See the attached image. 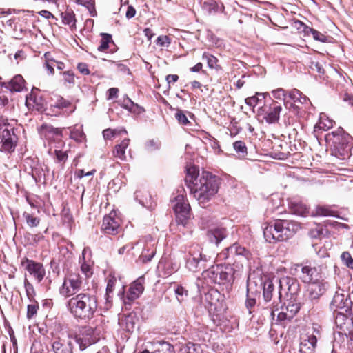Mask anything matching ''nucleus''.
Listing matches in <instances>:
<instances>
[{
    "label": "nucleus",
    "instance_id": "obj_48",
    "mask_svg": "<svg viewBox=\"0 0 353 353\" xmlns=\"http://www.w3.org/2000/svg\"><path fill=\"white\" fill-rule=\"evenodd\" d=\"M315 214L322 216H334V212L326 206H317L316 208Z\"/></svg>",
    "mask_w": 353,
    "mask_h": 353
},
{
    "label": "nucleus",
    "instance_id": "obj_9",
    "mask_svg": "<svg viewBox=\"0 0 353 353\" xmlns=\"http://www.w3.org/2000/svg\"><path fill=\"white\" fill-rule=\"evenodd\" d=\"M205 274L213 282L219 284L231 282L233 280L232 269L231 268L216 267V269L212 268L206 270Z\"/></svg>",
    "mask_w": 353,
    "mask_h": 353
},
{
    "label": "nucleus",
    "instance_id": "obj_22",
    "mask_svg": "<svg viewBox=\"0 0 353 353\" xmlns=\"http://www.w3.org/2000/svg\"><path fill=\"white\" fill-rule=\"evenodd\" d=\"M316 343L317 339L313 334L301 337L299 344V352L314 353Z\"/></svg>",
    "mask_w": 353,
    "mask_h": 353
},
{
    "label": "nucleus",
    "instance_id": "obj_14",
    "mask_svg": "<svg viewBox=\"0 0 353 353\" xmlns=\"http://www.w3.org/2000/svg\"><path fill=\"white\" fill-rule=\"evenodd\" d=\"M335 323L339 329L340 334L345 335L347 339L353 341V322L351 319L342 312H338L336 315Z\"/></svg>",
    "mask_w": 353,
    "mask_h": 353
},
{
    "label": "nucleus",
    "instance_id": "obj_18",
    "mask_svg": "<svg viewBox=\"0 0 353 353\" xmlns=\"http://www.w3.org/2000/svg\"><path fill=\"white\" fill-rule=\"evenodd\" d=\"M352 301L349 295L336 292L333 297L331 305L335 310H343L345 312L352 310Z\"/></svg>",
    "mask_w": 353,
    "mask_h": 353
},
{
    "label": "nucleus",
    "instance_id": "obj_19",
    "mask_svg": "<svg viewBox=\"0 0 353 353\" xmlns=\"http://www.w3.org/2000/svg\"><path fill=\"white\" fill-rule=\"evenodd\" d=\"M227 236L226 228L219 225L210 228L207 232L208 240L216 245H219Z\"/></svg>",
    "mask_w": 353,
    "mask_h": 353
},
{
    "label": "nucleus",
    "instance_id": "obj_25",
    "mask_svg": "<svg viewBox=\"0 0 353 353\" xmlns=\"http://www.w3.org/2000/svg\"><path fill=\"white\" fill-rule=\"evenodd\" d=\"M295 23L299 25V26H297V28L299 29L301 28H303V31L304 32L305 34L309 35L310 34H311L314 40L322 43H326L327 41V37L323 34V33L319 32L318 30L306 26L300 21H296Z\"/></svg>",
    "mask_w": 353,
    "mask_h": 353
},
{
    "label": "nucleus",
    "instance_id": "obj_28",
    "mask_svg": "<svg viewBox=\"0 0 353 353\" xmlns=\"http://www.w3.org/2000/svg\"><path fill=\"white\" fill-rule=\"evenodd\" d=\"M277 234L275 221L268 223L263 228V235L267 242L270 243L277 242V239H276Z\"/></svg>",
    "mask_w": 353,
    "mask_h": 353
},
{
    "label": "nucleus",
    "instance_id": "obj_57",
    "mask_svg": "<svg viewBox=\"0 0 353 353\" xmlns=\"http://www.w3.org/2000/svg\"><path fill=\"white\" fill-rule=\"evenodd\" d=\"M323 234V229L320 226H316L315 228L311 229L309 232V235L311 238L319 239Z\"/></svg>",
    "mask_w": 353,
    "mask_h": 353
},
{
    "label": "nucleus",
    "instance_id": "obj_49",
    "mask_svg": "<svg viewBox=\"0 0 353 353\" xmlns=\"http://www.w3.org/2000/svg\"><path fill=\"white\" fill-rule=\"evenodd\" d=\"M50 56V53L47 52L45 54L46 57V62H45V67L49 72L50 74H54V68L55 67V64L57 63V61L54 59H51L49 58Z\"/></svg>",
    "mask_w": 353,
    "mask_h": 353
},
{
    "label": "nucleus",
    "instance_id": "obj_26",
    "mask_svg": "<svg viewBox=\"0 0 353 353\" xmlns=\"http://www.w3.org/2000/svg\"><path fill=\"white\" fill-rule=\"evenodd\" d=\"M288 96L294 103H289L290 107H296V103L306 105L310 103L309 99L297 89L290 90L288 93Z\"/></svg>",
    "mask_w": 353,
    "mask_h": 353
},
{
    "label": "nucleus",
    "instance_id": "obj_47",
    "mask_svg": "<svg viewBox=\"0 0 353 353\" xmlns=\"http://www.w3.org/2000/svg\"><path fill=\"white\" fill-rule=\"evenodd\" d=\"M176 297L179 303H182L188 297V292L183 287L178 285L175 290Z\"/></svg>",
    "mask_w": 353,
    "mask_h": 353
},
{
    "label": "nucleus",
    "instance_id": "obj_38",
    "mask_svg": "<svg viewBox=\"0 0 353 353\" xmlns=\"http://www.w3.org/2000/svg\"><path fill=\"white\" fill-rule=\"evenodd\" d=\"M268 94L267 92H265V93L256 92L255 95L246 98L245 100V102L248 105L254 108L256 105H257L259 102L260 101H261L262 99H265V96Z\"/></svg>",
    "mask_w": 353,
    "mask_h": 353
},
{
    "label": "nucleus",
    "instance_id": "obj_16",
    "mask_svg": "<svg viewBox=\"0 0 353 353\" xmlns=\"http://www.w3.org/2000/svg\"><path fill=\"white\" fill-rule=\"evenodd\" d=\"M250 256L251 254L248 250L237 243H234L229 248H226L219 255L220 257L224 259L229 258L234 259L235 257H238L239 259L245 260H249Z\"/></svg>",
    "mask_w": 353,
    "mask_h": 353
},
{
    "label": "nucleus",
    "instance_id": "obj_5",
    "mask_svg": "<svg viewBox=\"0 0 353 353\" xmlns=\"http://www.w3.org/2000/svg\"><path fill=\"white\" fill-rule=\"evenodd\" d=\"M82 282V278L79 274L70 273L67 274L59 288L60 294L65 298L75 296L81 290Z\"/></svg>",
    "mask_w": 353,
    "mask_h": 353
},
{
    "label": "nucleus",
    "instance_id": "obj_27",
    "mask_svg": "<svg viewBox=\"0 0 353 353\" xmlns=\"http://www.w3.org/2000/svg\"><path fill=\"white\" fill-rule=\"evenodd\" d=\"M130 141V139H125L120 143L117 144L112 151L113 156L121 161H125L126 159L125 150L129 146Z\"/></svg>",
    "mask_w": 353,
    "mask_h": 353
},
{
    "label": "nucleus",
    "instance_id": "obj_1",
    "mask_svg": "<svg viewBox=\"0 0 353 353\" xmlns=\"http://www.w3.org/2000/svg\"><path fill=\"white\" fill-rule=\"evenodd\" d=\"M186 171L185 183L191 194L199 205L204 208L217 194L219 179L208 172L200 174L198 168L195 166L188 168Z\"/></svg>",
    "mask_w": 353,
    "mask_h": 353
},
{
    "label": "nucleus",
    "instance_id": "obj_34",
    "mask_svg": "<svg viewBox=\"0 0 353 353\" xmlns=\"http://www.w3.org/2000/svg\"><path fill=\"white\" fill-rule=\"evenodd\" d=\"M294 214L299 216H305L308 213V208L305 204L301 201H294L290 204Z\"/></svg>",
    "mask_w": 353,
    "mask_h": 353
},
{
    "label": "nucleus",
    "instance_id": "obj_40",
    "mask_svg": "<svg viewBox=\"0 0 353 353\" xmlns=\"http://www.w3.org/2000/svg\"><path fill=\"white\" fill-rule=\"evenodd\" d=\"M26 105L27 106H32V108H35L37 110H40L43 108V103L41 99H37L36 97L33 96L32 94L30 95V97H26Z\"/></svg>",
    "mask_w": 353,
    "mask_h": 353
},
{
    "label": "nucleus",
    "instance_id": "obj_4",
    "mask_svg": "<svg viewBox=\"0 0 353 353\" xmlns=\"http://www.w3.org/2000/svg\"><path fill=\"white\" fill-rule=\"evenodd\" d=\"M185 267L192 272H198L212 266L213 261L210 256L202 254L199 245H192L185 254Z\"/></svg>",
    "mask_w": 353,
    "mask_h": 353
},
{
    "label": "nucleus",
    "instance_id": "obj_3",
    "mask_svg": "<svg viewBox=\"0 0 353 353\" xmlns=\"http://www.w3.org/2000/svg\"><path fill=\"white\" fill-rule=\"evenodd\" d=\"M351 139L352 137L341 128L325 136V140L331 148L332 154L339 159H345L349 156Z\"/></svg>",
    "mask_w": 353,
    "mask_h": 353
},
{
    "label": "nucleus",
    "instance_id": "obj_23",
    "mask_svg": "<svg viewBox=\"0 0 353 353\" xmlns=\"http://www.w3.org/2000/svg\"><path fill=\"white\" fill-rule=\"evenodd\" d=\"M54 353H72L71 341H65L60 338H54L52 342Z\"/></svg>",
    "mask_w": 353,
    "mask_h": 353
},
{
    "label": "nucleus",
    "instance_id": "obj_62",
    "mask_svg": "<svg viewBox=\"0 0 353 353\" xmlns=\"http://www.w3.org/2000/svg\"><path fill=\"white\" fill-rule=\"evenodd\" d=\"M292 318L290 317L288 313L282 308V311L277 314V320L282 322L285 321H290Z\"/></svg>",
    "mask_w": 353,
    "mask_h": 353
},
{
    "label": "nucleus",
    "instance_id": "obj_59",
    "mask_svg": "<svg viewBox=\"0 0 353 353\" xmlns=\"http://www.w3.org/2000/svg\"><path fill=\"white\" fill-rule=\"evenodd\" d=\"M63 80L65 83L74 85L75 83L74 75L70 71H66L63 73Z\"/></svg>",
    "mask_w": 353,
    "mask_h": 353
},
{
    "label": "nucleus",
    "instance_id": "obj_64",
    "mask_svg": "<svg viewBox=\"0 0 353 353\" xmlns=\"http://www.w3.org/2000/svg\"><path fill=\"white\" fill-rule=\"evenodd\" d=\"M81 270L87 277H89L92 274L90 266L88 264H86L85 263H82L81 266Z\"/></svg>",
    "mask_w": 353,
    "mask_h": 353
},
{
    "label": "nucleus",
    "instance_id": "obj_50",
    "mask_svg": "<svg viewBox=\"0 0 353 353\" xmlns=\"http://www.w3.org/2000/svg\"><path fill=\"white\" fill-rule=\"evenodd\" d=\"M117 280L114 276L110 277L107 283L106 287V300L108 301L110 298V294L113 292L114 290V287L116 285Z\"/></svg>",
    "mask_w": 353,
    "mask_h": 353
},
{
    "label": "nucleus",
    "instance_id": "obj_60",
    "mask_svg": "<svg viewBox=\"0 0 353 353\" xmlns=\"http://www.w3.org/2000/svg\"><path fill=\"white\" fill-rule=\"evenodd\" d=\"M120 104H121V107H123V108H125L130 112L132 111V108L135 105L134 102L128 97H126V99H125L123 100V101L122 103H121Z\"/></svg>",
    "mask_w": 353,
    "mask_h": 353
},
{
    "label": "nucleus",
    "instance_id": "obj_35",
    "mask_svg": "<svg viewBox=\"0 0 353 353\" xmlns=\"http://www.w3.org/2000/svg\"><path fill=\"white\" fill-rule=\"evenodd\" d=\"M178 353H202V349L199 344L188 343L181 346Z\"/></svg>",
    "mask_w": 353,
    "mask_h": 353
},
{
    "label": "nucleus",
    "instance_id": "obj_61",
    "mask_svg": "<svg viewBox=\"0 0 353 353\" xmlns=\"http://www.w3.org/2000/svg\"><path fill=\"white\" fill-rule=\"evenodd\" d=\"M57 159L59 162H65L68 159V153L66 151L55 150L54 151Z\"/></svg>",
    "mask_w": 353,
    "mask_h": 353
},
{
    "label": "nucleus",
    "instance_id": "obj_2",
    "mask_svg": "<svg viewBox=\"0 0 353 353\" xmlns=\"http://www.w3.org/2000/svg\"><path fill=\"white\" fill-rule=\"evenodd\" d=\"M67 308L77 319H90L97 308V298L90 292H81L70 298Z\"/></svg>",
    "mask_w": 353,
    "mask_h": 353
},
{
    "label": "nucleus",
    "instance_id": "obj_56",
    "mask_svg": "<svg viewBox=\"0 0 353 353\" xmlns=\"http://www.w3.org/2000/svg\"><path fill=\"white\" fill-rule=\"evenodd\" d=\"M175 118L178 121V122L183 125H187L190 123L186 115L181 110H178L175 114Z\"/></svg>",
    "mask_w": 353,
    "mask_h": 353
},
{
    "label": "nucleus",
    "instance_id": "obj_55",
    "mask_svg": "<svg viewBox=\"0 0 353 353\" xmlns=\"http://www.w3.org/2000/svg\"><path fill=\"white\" fill-rule=\"evenodd\" d=\"M170 39L166 35H161L157 37V44L162 48H167L170 46Z\"/></svg>",
    "mask_w": 353,
    "mask_h": 353
},
{
    "label": "nucleus",
    "instance_id": "obj_52",
    "mask_svg": "<svg viewBox=\"0 0 353 353\" xmlns=\"http://www.w3.org/2000/svg\"><path fill=\"white\" fill-rule=\"evenodd\" d=\"M70 138L77 141L81 142L85 138V134L81 129H74L70 132Z\"/></svg>",
    "mask_w": 353,
    "mask_h": 353
},
{
    "label": "nucleus",
    "instance_id": "obj_20",
    "mask_svg": "<svg viewBox=\"0 0 353 353\" xmlns=\"http://www.w3.org/2000/svg\"><path fill=\"white\" fill-rule=\"evenodd\" d=\"M144 276H139L132 282L129 288L128 299L130 301H134L139 298L144 291Z\"/></svg>",
    "mask_w": 353,
    "mask_h": 353
},
{
    "label": "nucleus",
    "instance_id": "obj_29",
    "mask_svg": "<svg viewBox=\"0 0 353 353\" xmlns=\"http://www.w3.org/2000/svg\"><path fill=\"white\" fill-rule=\"evenodd\" d=\"M25 81L21 75L14 76L5 87L11 92H21L24 88Z\"/></svg>",
    "mask_w": 353,
    "mask_h": 353
},
{
    "label": "nucleus",
    "instance_id": "obj_42",
    "mask_svg": "<svg viewBox=\"0 0 353 353\" xmlns=\"http://www.w3.org/2000/svg\"><path fill=\"white\" fill-rule=\"evenodd\" d=\"M101 39L97 49L99 51L103 52L108 48L109 43L112 41V36L107 33H101Z\"/></svg>",
    "mask_w": 353,
    "mask_h": 353
},
{
    "label": "nucleus",
    "instance_id": "obj_13",
    "mask_svg": "<svg viewBox=\"0 0 353 353\" xmlns=\"http://www.w3.org/2000/svg\"><path fill=\"white\" fill-rule=\"evenodd\" d=\"M17 143V137L14 132V128L10 127L2 130L1 132V152H12Z\"/></svg>",
    "mask_w": 353,
    "mask_h": 353
},
{
    "label": "nucleus",
    "instance_id": "obj_7",
    "mask_svg": "<svg viewBox=\"0 0 353 353\" xmlns=\"http://www.w3.org/2000/svg\"><path fill=\"white\" fill-rule=\"evenodd\" d=\"M277 241H283L292 237L299 229V225L294 221L288 220H275Z\"/></svg>",
    "mask_w": 353,
    "mask_h": 353
},
{
    "label": "nucleus",
    "instance_id": "obj_17",
    "mask_svg": "<svg viewBox=\"0 0 353 353\" xmlns=\"http://www.w3.org/2000/svg\"><path fill=\"white\" fill-rule=\"evenodd\" d=\"M301 268L300 279L303 282L309 284L322 279L321 274L317 268L311 265H301Z\"/></svg>",
    "mask_w": 353,
    "mask_h": 353
},
{
    "label": "nucleus",
    "instance_id": "obj_37",
    "mask_svg": "<svg viewBox=\"0 0 353 353\" xmlns=\"http://www.w3.org/2000/svg\"><path fill=\"white\" fill-rule=\"evenodd\" d=\"M61 17L62 22L65 25H68L70 27H73L75 26L76 19L72 10H67L65 12H61Z\"/></svg>",
    "mask_w": 353,
    "mask_h": 353
},
{
    "label": "nucleus",
    "instance_id": "obj_36",
    "mask_svg": "<svg viewBox=\"0 0 353 353\" xmlns=\"http://www.w3.org/2000/svg\"><path fill=\"white\" fill-rule=\"evenodd\" d=\"M283 309L288 313L290 317L293 318L300 310V304L299 303H296L294 301L288 300Z\"/></svg>",
    "mask_w": 353,
    "mask_h": 353
},
{
    "label": "nucleus",
    "instance_id": "obj_24",
    "mask_svg": "<svg viewBox=\"0 0 353 353\" xmlns=\"http://www.w3.org/2000/svg\"><path fill=\"white\" fill-rule=\"evenodd\" d=\"M282 107L278 105L276 102H273L269 107L265 114L263 119L268 124H273L278 122Z\"/></svg>",
    "mask_w": 353,
    "mask_h": 353
},
{
    "label": "nucleus",
    "instance_id": "obj_45",
    "mask_svg": "<svg viewBox=\"0 0 353 353\" xmlns=\"http://www.w3.org/2000/svg\"><path fill=\"white\" fill-rule=\"evenodd\" d=\"M23 217L25 219L27 225L30 228L37 227L39 225L40 219L34 216L32 214L27 212H23Z\"/></svg>",
    "mask_w": 353,
    "mask_h": 353
},
{
    "label": "nucleus",
    "instance_id": "obj_58",
    "mask_svg": "<svg viewBox=\"0 0 353 353\" xmlns=\"http://www.w3.org/2000/svg\"><path fill=\"white\" fill-rule=\"evenodd\" d=\"M39 306L37 304H30L27 307V317L28 319L32 318L37 312Z\"/></svg>",
    "mask_w": 353,
    "mask_h": 353
},
{
    "label": "nucleus",
    "instance_id": "obj_21",
    "mask_svg": "<svg viewBox=\"0 0 353 353\" xmlns=\"http://www.w3.org/2000/svg\"><path fill=\"white\" fill-rule=\"evenodd\" d=\"M138 319L135 314L130 313L123 315L119 319V324L121 328L128 332H133L136 328Z\"/></svg>",
    "mask_w": 353,
    "mask_h": 353
},
{
    "label": "nucleus",
    "instance_id": "obj_11",
    "mask_svg": "<svg viewBox=\"0 0 353 353\" xmlns=\"http://www.w3.org/2000/svg\"><path fill=\"white\" fill-rule=\"evenodd\" d=\"M328 283L323 279L308 284L305 292V301H317L327 290Z\"/></svg>",
    "mask_w": 353,
    "mask_h": 353
},
{
    "label": "nucleus",
    "instance_id": "obj_8",
    "mask_svg": "<svg viewBox=\"0 0 353 353\" xmlns=\"http://www.w3.org/2000/svg\"><path fill=\"white\" fill-rule=\"evenodd\" d=\"M172 203V208L176 214L178 223L185 226L190 217V204L182 194L176 196L175 200Z\"/></svg>",
    "mask_w": 353,
    "mask_h": 353
},
{
    "label": "nucleus",
    "instance_id": "obj_53",
    "mask_svg": "<svg viewBox=\"0 0 353 353\" xmlns=\"http://www.w3.org/2000/svg\"><path fill=\"white\" fill-rule=\"evenodd\" d=\"M77 3L82 5L92 12L94 10V0H74Z\"/></svg>",
    "mask_w": 353,
    "mask_h": 353
},
{
    "label": "nucleus",
    "instance_id": "obj_46",
    "mask_svg": "<svg viewBox=\"0 0 353 353\" xmlns=\"http://www.w3.org/2000/svg\"><path fill=\"white\" fill-rule=\"evenodd\" d=\"M272 96L276 99L283 100L284 105L286 108L288 107L289 101H286L285 97L287 96L286 91L283 88H277L272 91Z\"/></svg>",
    "mask_w": 353,
    "mask_h": 353
},
{
    "label": "nucleus",
    "instance_id": "obj_30",
    "mask_svg": "<svg viewBox=\"0 0 353 353\" xmlns=\"http://www.w3.org/2000/svg\"><path fill=\"white\" fill-rule=\"evenodd\" d=\"M274 290V279H265L263 283V296L265 302L271 301Z\"/></svg>",
    "mask_w": 353,
    "mask_h": 353
},
{
    "label": "nucleus",
    "instance_id": "obj_15",
    "mask_svg": "<svg viewBox=\"0 0 353 353\" xmlns=\"http://www.w3.org/2000/svg\"><path fill=\"white\" fill-rule=\"evenodd\" d=\"M121 219L117 216L115 212H111L108 215L104 216L101 224V230L108 234L114 235L119 233L121 230Z\"/></svg>",
    "mask_w": 353,
    "mask_h": 353
},
{
    "label": "nucleus",
    "instance_id": "obj_31",
    "mask_svg": "<svg viewBox=\"0 0 353 353\" xmlns=\"http://www.w3.org/2000/svg\"><path fill=\"white\" fill-rule=\"evenodd\" d=\"M152 353H175L172 345L165 341H157L153 344Z\"/></svg>",
    "mask_w": 353,
    "mask_h": 353
},
{
    "label": "nucleus",
    "instance_id": "obj_32",
    "mask_svg": "<svg viewBox=\"0 0 353 353\" xmlns=\"http://www.w3.org/2000/svg\"><path fill=\"white\" fill-rule=\"evenodd\" d=\"M333 125V121L329 119L325 114H321L319 121L317 124L314 126V130H327L331 128Z\"/></svg>",
    "mask_w": 353,
    "mask_h": 353
},
{
    "label": "nucleus",
    "instance_id": "obj_43",
    "mask_svg": "<svg viewBox=\"0 0 353 353\" xmlns=\"http://www.w3.org/2000/svg\"><path fill=\"white\" fill-rule=\"evenodd\" d=\"M202 59H205L207 61L208 65L211 69H216L219 68L218 63V59L216 57L208 53L204 52L202 55Z\"/></svg>",
    "mask_w": 353,
    "mask_h": 353
},
{
    "label": "nucleus",
    "instance_id": "obj_10",
    "mask_svg": "<svg viewBox=\"0 0 353 353\" xmlns=\"http://www.w3.org/2000/svg\"><path fill=\"white\" fill-rule=\"evenodd\" d=\"M150 243L139 241L135 244L134 252L133 255L139 254V259L141 263H145L150 261L154 256L156 250L154 247V243H152V239L149 237Z\"/></svg>",
    "mask_w": 353,
    "mask_h": 353
},
{
    "label": "nucleus",
    "instance_id": "obj_6",
    "mask_svg": "<svg viewBox=\"0 0 353 353\" xmlns=\"http://www.w3.org/2000/svg\"><path fill=\"white\" fill-rule=\"evenodd\" d=\"M100 330L91 326L83 327L74 337L81 350H84L99 339Z\"/></svg>",
    "mask_w": 353,
    "mask_h": 353
},
{
    "label": "nucleus",
    "instance_id": "obj_44",
    "mask_svg": "<svg viewBox=\"0 0 353 353\" xmlns=\"http://www.w3.org/2000/svg\"><path fill=\"white\" fill-rule=\"evenodd\" d=\"M54 107L58 108L59 109L61 108H70L69 113H72L74 111L75 108L72 106L71 103L63 97H59L57 101L54 102V104L53 105Z\"/></svg>",
    "mask_w": 353,
    "mask_h": 353
},
{
    "label": "nucleus",
    "instance_id": "obj_39",
    "mask_svg": "<svg viewBox=\"0 0 353 353\" xmlns=\"http://www.w3.org/2000/svg\"><path fill=\"white\" fill-rule=\"evenodd\" d=\"M121 133L127 134L128 132L123 128L121 129L108 128L103 131V136L105 139H112Z\"/></svg>",
    "mask_w": 353,
    "mask_h": 353
},
{
    "label": "nucleus",
    "instance_id": "obj_51",
    "mask_svg": "<svg viewBox=\"0 0 353 353\" xmlns=\"http://www.w3.org/2000/svg\"><path fill=\"white\" fill-rule=\"evenodd\" d=\"M341 259L347 268L353 269V259L348 252H343L341 255Z\"/></svg>",
    "mask_w": 353,
    "mask_h": 353
},
{
    "label": "nucleus",
    "instance_id": "obj_63",
    "mask_svg": "<svg viewBox=\"0 0 353 353\" xmlns=\"http://www.w3.org/2000/svg\"><path fill=\"white\" fill-rule=\"evenodd\" d=\"M77 69L83 75H88L90 73L88 65L85 63H79Z\"/></svg>",
    "mask_w": 353,
    "mask_h": 353
},
{
    "label": "nucleus",
    "instance_id": "obj_33",
    "mask_svg": "<svg viewBox=\"0 0 353 353\" xmlns=\"http://www.w3.org/2000/svg\"><path fill=\"white\" fill-rule=\"evenodd\" d=\"M255 296L256 295L251 292V283L248 281L247 285V299L245 301V305L249 310V314H252V309L256 305V301Z\"/></svg>",
    "mask_w": 353,
    "mask_h": 353
},
{
    "label": "nucleus",
    "instance_id": "obj_54",
    "mask_svg": "<svg viewBox=\"0 0 353 353\" xmlns=\"http://www.w3.org/2000/svg\"><path fill=\"white\" fill-rule=\"evenodd\" d=\"M24 286L28 299H33L35 295L34 289L33 285L27 280V279H25Z\"/></svg>",
    "mask_w": 353,
    "mask_h": 353
},
{
    "label": "nucleus",
    "instance_id": "obj_41",
    "mask_svg": "<svg viewBox=\"0 0 353 353\" xmlns=\"http://www.w3.org/2000/svg\"><path fill=\"white\" fill-rule=\"evenodd\" d=\"M233 148L235 152L238 154V155L243 158L245 157L247 154V147L245 145V143L242 141H236L233 143Z\"/></svg>",
    "mask_w": 353,
    "mask_h": 353
},
{
    "label": "nucleus",
    "instance_id": "obj_12",
    "mask_svg": "<svg viewBox=\"0 0 353 353\" xmlns=\"http://www.w3.org/2000/svg\"><path fill=\"white\" fill-rule=\"evenodd\" d=\"M21 265L38 283L41 282L46 276V270L42 263L27 258L21 261Z\"/></svg>",
    "mask_w": 353,
    "mask_h": 353
}]
</instances>
